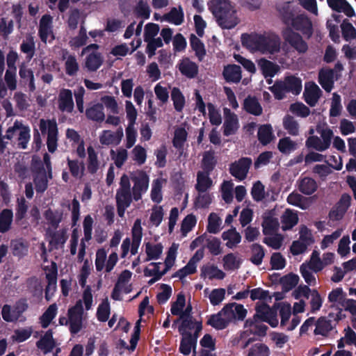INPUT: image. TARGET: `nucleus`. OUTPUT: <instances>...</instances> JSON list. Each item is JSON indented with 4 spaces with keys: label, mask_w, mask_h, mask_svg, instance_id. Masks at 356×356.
<instances>
[{
    "label": "nucleus",
    "mask_w": 356,
    "mask_h": 356,
    "mask_svg": "<svg viewBox=\"0 0 356 356\" xmlns=\"http://www.w3.org/2000/svg\"><path fill=\"white\" fill-rule=\"evenodd\" d=\"M243 109L251 115L259 116L262 114L263 108L257 98L248 95L243 101Z\"/></svg>",
    "instance_id": "nucleus-22"
},
{
    "label": "nucleus",
    "mask_w": 356,
    "mask_h": 356,
    "mask_svg": "<svg viewBox=\"0 0 356 356\" xmlns=\"http://www.w3.org/2000/svg\"><path fill=\"white\" fill-rule=\"evenodd\" d=\"M270 351L267 345L257 343L250 347L248 356H270Z\"/></svg>",
    "instance_id": "nucleus-50"
},
{
    "label": "nucleus",
    "mask_w": 356,
    "mask_h": 356,
    "mask_svg": "<svg viewBox=\"0 0 356 356\" xmlns=\"http://www.w3.org/2000/svg\"><path fill=\"white\" fill-rule=\"evenodd\" d=\"M43 270L46 272V279L49 282V285H54L55 282H57L58 275V266L55 261H52L51 266H46L43 268Z\"/></svg>",
    "instance_id": "nucleus-54"
},
{
    "label": "nucleus",
    "mask_w": 356,
    "mask_h": 356,
    "mask_svg": "<svg viewBox=\"0 0 356 356\" xmlns=\"http://www.w3.org/2000/svg\"><path fill=\"white\" fill-rule=\"evenodd\" d=\"M222 75L227 82L237 83L242 78L241 68L235 64L228 65L224 67Z\"/></svg>",
    "instance_id": "nucleus-21"
},
{
    "label": "nucleus",
    "mask_w": 356,
    "mask_h": 356,
    "mask_svg": "<svg viewBox=\"0 0 356 356\" xmlns=\"http://www.w3.org/2000/svg\"><path fill=\"white\" fill-rule=\"evenodd\" d=\"M51 237L49 243L56 249H58L60 245H63L67 239L66 232L64 229L52 233Z\"/></svg>",
    "instance_id": "nucleus-59"
},
{
    "label": "nucleus",
    "mask_w": 356,
    "mask_h": 356,
    "mask_svg": "<svg viewBox=\"0 0 356 356\" xmlns=\"http://www.w3.org/2000/svg\"><path fill=\"white\" fill-rule=\"evenodd\" d=\"M283 127L291 136H296L299 134V124L294 117L290 115H286L284 117Z\"/></svg>",
    "instance_id": "nucleus-39"
},
{
    "label": "nucleus",
    "mask_w": 356,
    "mask_h": 356,
    "mask_svg": "<svg viewBox=\"0 0 356 356\" xmlns=\"http://www.w3.org/2000/svg\"><path fill=\"white\" fill-rule=\"evenodd\" d=\"M134 13L137 17L148 19L150 17L151 10L146 1L139 0L134 8Z\"/></svg>",
    "instance_id": "nucleus-55"
},
{
    "label": "nucleus",
    "mask_w": 356,
    "mask_h": 356,
    "mask_svg": "<svg viewBox=\"0 0 356 356\" xmlns=\"http://www.w3.org/2000/svg\"><path fill=\"white\" fill-rule=\"evenodd\" d=\"M48 178L46 172L44 170L42 174L36 175L33 179L35 188L37 193H43L48 187Z\"/></svg>",
    "instance_id": "nucleus-49"
},
{
    "label": "nucleus",
    "mask_w": 356,
    "mask_h": 356,
    "mask_svg": "<svg viewBox=\"0 0 356 356\" xmlns=\"http://www.w3.org/2000/svg\"><path fill=\"white\" fill-rule=\"evenodd\" d=\"M223 267L226 270H233L240 268L241 261L236 259L233 253H229L223 257Z\"/></svg>",
    "instance_id": "nucleus-56"
},
{
    "label": "nucleus",
    "mask_w": 356,
    "mask_h": 356,
    "mask_svg": "<svg viewBox=\"0 0 356 356\" xmlns=\"http://www.w3.org/2000/svg\"><path fill=\"white\" fill-rule=\"evenodd\" d=\"M87 152L88 155L87 160L88 172L91 175H94L98 171L100 162L98 160L97 153L91 145L88 147Z\"/></svg>",
    "instance_id": "nucleus-29"
},
{
    "label": "nucleus",
    "mask_w": 356,
    "mask_h": 356,
    "mask_svg": "<svg viewBox=\"0 0 356 356\" xmlns=\"http://www.w3.org/2000/svg\"><path fill=\"white\" fill-rule=\"evenodd\" d=\"M83 314V308L81 300H79L73 307L69 308L67 315L71 334H76L81 330Z\"/></svg>",
    "instance_id": "nucleus-7"
},
{
    "label": "nucleus",
    "mask_w": 356,
    "mask_h": 356,
    "mask_svg": "<svg viewBox=\"0 0 356 356\" xmlns=\"http://www.w3.org/2000/svg\"><path fill=\"white\" fill-rule=\"evenodd\" d=\"M257 137L263 145L269 144L274 138L272 126L269 124L261 125L258 129Z\"/></svg>",
    "instance_id": "nucleus-31"
},
{
    "label": "nucleus",
    "mask_w": 356,
    "mask_h": 356,
    "mask_svg": "<svg viewBox=\"0 0 356 356\" xmlns=\"http://www.w3.org/2000/svg\"><path fill=\"white\" fill-rule=\"evenodd\" d=\"M57 313V306L56 304L51 305L47 310L40 316L41 326L47 328L51 321L56 317Z\"/></svg>",
    "instance_id": "nucleus-45"
},
{
    "label": "nucleus",
    "mask_w": 356,
    "mask_h": 356,
    "mask_svg": "<svg viewBox=\"0 0 356 356\" xmlns=\"http://www.w3.org/2000/svg\"><path fill=\"white\" fill-rule=\"evenodd\" d=\"M252 199L256 202H260L265 197L264 186L260 181H257L251 190Z\"/></svg>",
    "instance_id": "nucleus-64"
},
{
    "label": "nucleus",
    "mask_w": 356,
    "mask_h": 356,
    "mask_svg": "<svg viewBox=\"0 0 356 356\" xmlns=\"http://www.w3.org/2000/svg\"><path fill=\"white\" fill-rule=\"evenodd\" d=\"M269 89L276 99L281 100L288 92L299 95L302 90V80L293 75L287 76L283 81H276Z\"/></svg>",
    "instance_id": "nucleus-5"
},
{
    "label": "nucleus",
    "mask_w": 356,
    "mask_h": 356,
    "mask_svg": "<svg viewBox=\"0 0 356 356\" xmlns=\"http://www.w3.org/2000/svg\"><path fill=\"white\" fill-rule=\"evenodd\" d=\"M39 127L42 134H45L47 131V149L49 152L54 153L58 146V127L56 121L54 120H45L41 119Z\"/></svg>",
    "instance_id": "nucleus-6"
},
{
    "label": "nucleus",
    "mask_w": 356,
    "mask_h": 356,
    "mask_svg": "<svg viewBox=\"0 0 356 356\" xmlns=\"http://www.w3.org/2000/svg\"><path fill=\"white\" fill-rule=\"evenodd\" d=\"M13 218V213L11 209H5L0 213V233L8 232L10 227Z\"/></svg>",
    "instance_id": "nucleus-35"
},
{
    "label": "nucleus",
    "mask_w": 356,
    "mask_h": 356,
    "mask_svg": "<svg viewBox=\"0 0 356 356\" xmlns=\"http://www.w3.org/2000/svg\"><path fill=\"white\" fill-rule=\"evenodd\" d=\"M291 26L295 30L300 31L307 38H309L313 34L312 21L305 15H298L295 17Z\"/></svg>",
    "instance_id": "nucleus-12"
},
{
    "label": "nucleus",
    "mask_w": 356,
    "mask_h": 356,
    "mask_svg": "<svg viewBox=\"0 0 356 356\" xmlns=\"http://www.w3.org/2000/svg\"><path fill=\"white\" fill-rule=\"evenodd\" d=\"M258 65L265 78L274 76L280 70L277 64L266 58L259 59Z\"/></svg>",
    "instance_id": "nucleus-28"
},
{
    "label": "nucleus",
    "mask_w": 356,
    "mask_h": 356,
    "mask_svg": "<svg viewBox=\"0 0 356 356\" xmlns=\"http://www.w3.org/2000/svg\"><path fill=\"white\" fill-rule=\"evenodd\" d=\"M20 50L27 55L29 59H31L35 51V43L34 38L31 35L26 37V40H23L20 44Z\"/></svg>",
    "instance_id": "nucleus-41"
},
{
    "label": "nucleus",
    "mask_w": 356,
    "mask_h": 356,
    "mask_svg": "<svg viewBox=\"0 0 356 356\" xmlns=\"http://www.w3.org/2000/svg\"><path fill=\"white\" fill-rule=\"evenodd\" d=\"M134 182L132 188L133 199L138 201L142 198V194L145 193L149 186V177L144 171H138L131 177Z\"/></svg>",
    "instance_id": "nucleus-8"
},
{
    "label": "nucleus",
    "mask_w": 356,
    "mask_h": 356,
    "mask_svg": "<svg viewBox=\"0 0 356 356\" xmlns=\"http://www.w3.org/2000/svg\"><path fill=\"white\" fill-rule=\"evenodd\" d=\"M252 256L250 261L256 266H259L265 257V250L264 247L259 243H253L250 246Z\"/></svg>",
    "instance_id": "nucleus-37"
},
{
    "label": "nucleus",
    "mask_w": 356,
    "mask_h": 356,
    "mask_svg": "<svg viewBox=\"0 0 356 356\" xmlns=\"http://www.w3.org/2000/svg\"><path fill=\"white\" fill-rule=\"evenodd\" d=\"M186 138V131L184 128L177 129L175 132V136L172 140L173 146L177 149L182 148Z\"/></svg>",
    "instance_id": "nucleus-63"
},
{
    "label": "nucleus",
    "mask_w": 356,
    "mask_h": 356,
    "mask_svg": "<svg viewBox=\"0 0 356 356\" xmlns=\"http://www.w3.org/2000/svg\"><path fill=\"white\" fill-rule=\"evenodd\" d=\"M86 116L94 122H103L105 119L103 104L97 103L88 107L86 110Z\"/></svg>",
    "instance_id": "nucleus-23"
},
{
    "label": "nucleus",
    "mask_w": 356,
    "mask_h": 356,
    "mask_svg": "<svg viewBox=\"0 0 356 356\" xmlns=\"http://www.w3.org/2000/svg\"><path fill=\"white\" fill-rule=\"evenodd\" d=\"M225 273L216 266H204L201 268V276H208L209 280L218 279L222 280L225 277Z\"/></svg>",
    "instance_id": "nucleus-36"
},
{
    "label": "nucleus",
    "mask_w": 356,
    "mask_h": 356,
    "mask_svg": "<svg viewBox=\"0 0 356 356\" xmlns=\"http://www.w3.org/2000/svg\"><path fill=\"white\" fill-rule=\"evenodd\" d=\"M225 122L223 124V134L225 136L234 134L238 128L237 115L227 108H224Z\"/></svg>",
    "instance_id": "nucleus-13"
},
{
    "label": "nucleus",
    "mask_w": 356,
    "mask_h": 356,
    "mask_svg": "<svg viewBox=\"0 0 356 356\" xmlns=\"http://www.w3.org/2000/svg\"><path fill=\"white\" fill-rule=\"evenodd\" d=\"M298 222V217L297 213L287 209L282 218V223L283 224L282 229L284 230L290 229L296 225Z\"/></svg>",
    "instance_id": "nucleus-47"
},
{
    "label": "nucleus",
    "mask_w": 356,
    "mask_h": 356,
    "mask_svg": "<svg viewBox=\"0 0 356 356\" xmlns=\"http://www.w3.org/2000/svg\"><path fill=\"white\" fill-rule=\"evenodd\" d=\"M283 37L292 47L299 53H305L308 49L307 42L303 40L302 36L294 32L291 28H286L283 32Z\"/></svg>",
    "instance_id": "nucleus-11"
},
{
    "label": "nucleus",
    "mask_w": 356,
    "mask_h": 356,
    "mask_svg": "<svg viewBox=\"0 0 356 356\" xmlns=\"http://www.w3.org/2000/svg\"><path fill=\"white\" fill-rule=\"evenodd\" d=\"M181 74L188 79H194L198 74V65L188 58H183L179 63Z\"/></svg>",
    "instance_id": "nucleus-18"
},
{
    "label": "nucleus",
    "mask_w": 356,
    "mask_h": 356,
    "mask_svg": "<svg viewBox=\"0 0 356 356\" xmlns=\"http://www.w3.org/2000/svg\"><path fill=\"white\" fill-rule=\"evenodd\" d=\"M211 172L199 171L197 174L195 189L199 193H204L212 186L213 181L209 177Z\"/></svg>",
    "instance_id": "nucleus-25"
},
{
    "label": "nucleus",
    "mask_w": 356,
    "mask_h": 356,
    "mask_svg": "<svg viewBox=\"0 0 356 356\" xmlns=\"http://www.w3.org/2000/svg\"><path fill=\"white\" fill-rule=\"evenodd\" d=\"M104 58L99 52H92L86 58L85 65L89 72L97 71L103 64Z\"/></svg>",
    "instance_id": "nucleus-26"
},
{
    "label": "nucleus",
    "mask_w": 356,
    "mask_h": 356,
    "mask_svg": "<svg viewBox=\"0 0 356 356\" xmlns=\"http://www.w3.org/2000/svg\"><path fill=\"white\" fill-rule=\"evenodd\" d=\"M317 188V182L313 178L305 177L298 180V190L305 195H312Z\"/></svg>",
    "instance_id": "nucleus-24"
},
{
    "label": "nucleus",
    "mask_w": 356,
    "mask_h": 356,
    "mask_svg": "<svg viewBox=\"0 0 356 356\" xmlns=\"http://www.w3.org/2000/svg\"><path fill=\"white\" fill-rule=\"evenodd\" d=\"M163 247L161 243H156L152 245L150 243H147L145 245V252L147 254L146 261L150 260H156L159 259L162 252Z\"/></svg>",
    "instance_id": "nucleus-38"
},
{
    "label": "nucleus",
    "mask_w": 356,
    "mask_h": 356,
    "mask_svg": "<svg viewBox=\"0 0 356 356\" xmlns=\"http://www.w3.org/2000/svg\"><path fill=\"white\" fill-rule=\"evenodd\" d=\"M63 209H51L49 208L44 212L43 216L48 225L54 229H56L63 221Z\"/></svg>",
    "instance_id": "nucleus-19"
},
{
    "label": "nucleus",
    "mask_w": 356,
    "mask_h": 356,
    "mask_svg": "<svg viewBox=\"0 0 356 356\" xmlns=\"http://www.w3.org/2000/svg\"><path fill=\"white\" fill-rule=\"evenodd\" d=\"M350 204L351 196L348 193H343L339 201L330 211V218L337 221L341 220L350 207Z\"/></svg>",
    "instance_id": "nucleus-9"
},
{
    "label": "nucleus",
    "mask_w": 356,
    "mask_h": 356,
    "mask_svg": "<svg viewBox=\"0 0 356 356\" xmlns=\"http://www.w3.org/2000/svg\"><path fill=\"white\" fill-rule=\"evenodd\" d=\"M279 306V303H275L273 307H270L266 303L257 302L255 306V314L252 318L245 321L244 327H248L259 321L268 323L272 327H276L279 323L277 319Z\"/></svg>",
    "instance_id": "nucleus-4"
},
{
    "label": "nucleus",
    "mask_w": 356,
    "mask_h": 356,
    "mask_svg": "<svg viewBox=\"0 0 356 356\" xmlns=\"http://www.w3.org/2000/svg\"><path fill=\"white\" fill-rule=\"evenodd\" d=\"M298 281L299 276L293 273L285 275L279 279V283L282 285L284 293L292 290L298 284Z\"/></svg>",
    "instance_id": "nucleus-30"
},
{
    "label": "nucleus",
    "mask_w": 356,
    "mask_h": 356,
    "mask_svg": "<svg viewBox=\"0 0 356 356\" xmlns=\"http://www.w3.org/2000/svg\"><path fill=\"white\" fill-rule=\"evenodd\" d=\"M334 70L322 69L318 72V83L327 92H330L334 86Z\"/></svg>",
    "instance_id": "nucleus-20"
},
{
    "label": "nucleus",
    "mask_w": 356,
    "mask_h": 356,
    "mask_svg": "<svg viewBox=\"0 0 356 356\" xmlns=\"http://www.w3.org/2000/svg\"><path fill=\"white\" fill-rule=\"evenodd\" d=\"M208 6L222 29H231L238 23L236 11L227 0H211Z\"/></svg>",
    "instance_id": "nucleus-3"
},
{
    "label": "nucleus",
    "mask_w": 356,
    "mask_h": 356,
    "mask_svg": "<svg viewBox=\"0 0 356 356\" xmlns=\"http://www.w3.org/2000/svg\"><path fill=\"white\" fill-rule=\"evenodd\" d=\"M277 148L281 153L289 154L298 148V144L290 137H284L279 140Z\"/></svg>",
    "instance_id": "nucleus-40"
},
{
    "label": "nucleus",
    "mask_w": 356,
    "mask_h": 356,
    "mask_svg": "<svg viewBox=\"0 0 356 356\" xmlns=\"http://www.w3.org/2000/svg\"><path fill=\"white\" fill-rule=\"evenodd\" d=\"M221 219L215 213H211L208 218L207 230L211 234H217L220 231Z\"/></svg>",
    "instance_id": "nucleus-57"
},
{
    "label": "nucleus",
    "mask_w": 356,
    "mask_h": 356,
    "mask_svg": "<svg viewBox=\"0 0 356 356\" xmlns=\"http://www.w3.org/2000/svg\"><path fill=\"white\" fill-rule=\"evenodd\" d=\"M342 37L346 41L356 38V29L348 19H343L341 24Z\"/></svg>",
    "instance_id": "nucleus-46"
},
{
    "label": "nucleus",
    "mask_w": 356,
    "mask_h": 356,
    "mask_svg": "<svg viewBox=\"0 0 356 356\" xmlns=\"http://www.w3.org/2000/svg\"><path fill=\"white\" fill-rule=\"evenodd\" d=\"M248 311L243 305L236 302L227 303L217 314L209 316L207 325L217 330H222L233 321H243Z\"/></svg>",
    "instance_id": "nucleus-1"
},
{
    "label": "nucleus",
    "mask_w": 356,
    "mask_h": 356,
    "mask_svg": "<svg viewBox=\"0 0 356 356\" xmlns=\"http://www.w3.org/2000/svg\"><path fill=\"white\" fill-rule=\"evenodd\" d=\"M309 297L310 312L312 314H316L322 307L323 298L316 289H313Z\"/></svg>",
    "instance_id": "nucleus-48"
},
{
    "label": "nucleus",
    "mask_w": 356,
    "mask_h": 356,
    "mask_svg": "<svg viewBox=\"0 0 356 356\" xmlns=\"http://www.w3.org/2000/svg\"><path fill=\"white\" fill-rule=\"evenodd\" d=\"M197 223V219L195 215H187L181 222V232L183 236H186L187 234L192 230Z\"/></svg>",
    "instance_id": "nucleus-53"
},
{
    "label": "nucleus",
    "mask_w": 356,
    "mask_h": 356,
    "mask_svg": "<svg viewBox=\"0 0 356 356\" xmlns=\"http://www.w3.org/2000/svg\"><path fill=\"white\" fill-rule=\"evenodd\" d=\"M217 164L215 152L212 149L206 151L203 154L202 165L203 171L211 172Z\"/></svg>",
    "instance_id": "nucleus-34"
},
{
    "label": "nucleus",
    "mask_w": 356,
    "mask_h": 356,
    "mask_svg": "<svg viewBox=\"0 0 356 356\" xmlns=\"http://www.w3.org/2000/svg\"><path fill=\"white\" fill-rule=\"evenodd\" d=\"M186 305V298L184 294L179 293L177 296L175 302H172L170 312L172 315L179 316Z\"/></svg>",
    "instance_id": "nucleus-61"
},
{
    "label": "nucleus",
    "mask_w": 356,
    "mask_h": 356,
    "mask_svg": "<svg viewBox=\"0 0 356 356\" xmlns=\"http://www.w3.org/2000/svg\"><path fill=\"white\" fill-rule=\"evenodd\" d=\"M250 157H242L232 163L229 167L230 174L240 181L245 179L252 165Z\"/></svg>",
    "instance_id": "nucleus-10"
},
{
    "label": "nucleus",
    "mask_w": 356,
    "mask_h": 356,
    "mask_svg": "<svg viewBox=\"0 0 356 356\" xmlns=\"http://www.w3.org/2000/svg\"><path fill=\"white\" fill-rule=\"evenodd\" d=\"M184 12L181 7L177 10V8H172L169 13L164 15V19L175 25H180L184 22Z\"/></svg>",
    "instance_id": "nucleus-43"
},
{
    "label": "nucleus",
    "mask_w": 356,
    "mask_h": 356,
    "mask_svg": "<svg viewBox=\"0 0 356 356\" xmlns=\"http://www.w3.org/2000/svg\"><path fill=\"white\" fill-rule=\"evenodd\" d=\"M51 17L50 15H44L42 17L40 22L38 34L40 40L43 42H46L48 35L51 31Z\"/></svg>",
    "instance_id": "nucleus-33"
},
{
    "label": "nucleus",
    "mask_w": 356,
    "mask_h": 356,
    "mask_svg": "<svg viewBox=\"0 0 356 356\" xmlns=\"http://www.w3.org/2000/svg\"><path fill=\"white\" fill-rule=\"evenodd\" d=\"M58 108L62 112L72 113L74 109L72 92L70 89H62L58 95Z\"/></svg>",
    "instance_id": "nucleus-15"
},
{
    "label": "nucleus",
    "mask_w": 356,
    "mask_h": 356,
    "mask_svg": "<svg viewBox=\"0 0 356 356\" xmlns=\"http://www.w3.org/2000/svg\"><path fill=\"white\" fill-rule=\"evenodd\" d=\"M315 326L314 331L315 335L327 337L330 332L336 328L337 325L333 323L332 319L321 316L316 321L315 320Z\"/></svg>",
    "instance_id": "nucleus-14"
},
{
    "label": "nucleus",
    "mask_w": 356,
    "mask_h": 356,
    "mask_svg": "<svg viewBox=\"0 0 356 356\" xmlns=\"http://www.w3.org/2000/svg\"><path fill=\"white\" fill-rule=\"evenodd\" d=\"M341 96L337 92L333 93L330 109V117H337L341 114L342 106Z\"/></svg>",
    "instance_id": "nucleus-62"
},
{
    "label": "nucleus",
    "mask_w": 356,
    "mask_h": 356,
    "mask_svg": "<svg viewBox=\"0 0 356 356\" xmlns=\"http://www.w3.org/2000/svg\"><path fill=\"white\" fill-rule=\"evenodd\" d=\"M65 73L70 76H74L76 75L79 66L75 56L69 55L65 63Z\"/></svg>",
    "instance_id": "nucleus-52"
},
{
    "label": "nucleus",
    "mask_w": 356,
    "mask_h": 356,
    "mask_svg": "<svg viewBox=\"0 0 356 356\" xmlns=\"http://www.w3.org/2000/svg\"><path fill=\"white\" fill-rule=\"evenodd\" d=\"M19 133L18 136V145L22 149L27 147L28 142L30 139V129L28 127L19 124Z\"/></svg>",
    "instance_id": "nucleus-60"
},
{
    "label": "nucleus",
    "mask_w": 356,
    "mask_h": 356,
    "mask_svg": "<svg viewBox=\"0 0 356 356\" xmlns=\"http://www.w3.org/2000/svg\"><path fill=\"white\" fill-rule=\"evenodd\" d=\"M222 238L224 241H227L226 246L229 248H233L241 241L240 234L236 230V228L232 227L222 234Z\"/></svg>",
    "instance_id": "nucleus-32"
},
{
    "label": "nucleus",
    "mask_w": 356,
    "mask_h": 356,
    "mask_svg": "<svg viewBox=\"0 0 356 356\" xmlns=\"http://www.w3.org/2000/svg\"><path fill=\"white\" fill-rule=\"evenodd\" d=\"M328 6L337 13H343L347 17H352L355 12L351 5L346 0H326Z\"/></svg>",
    "instance_id": "nucleus-17"
},
{
    "label": "nucleus",
    "mask_w": 356,
    "mask_h": 356,
    "mask_svg": "<svg viewBox=\"0 0 356 356\" xmlns=\"http://www.w3.org/2000/svg\"><path fill=\"white\" fill-rule=\"evenodd\" d=\"M171 99L173 102L175 109L177 112L182 111L185 105V97L180 89L177 87H174L171 90Z\"/></svg>",
    "instance_id": "nucleus-42"
},
{
    "label": "nucleus",
    "mask_w": 356,
    "mask_h": 356,
    "mask_svg": "<svg viewBox=\"0 0 356 356\" xmlns=\"http://www.w3.org/2000/svg\"><path fill=\"white\" fill-rule=\"evenodd\" d=\"M189 40L191 47L195 51L198 60L202 61L207 54L204 44L193 33L191 34Z\"/></svg>",
    "instance_id": "nucleus-27"
},
{
    "label": "nucleus",
    "mask_w": 356,
    "mask_h": 356,
    "mask_svg": "<svg viewBox=\"0 0 356 356\" xmlns=\"http://www.w3.org/2000/svg\"><path fill=\"white\" fill-rule=\"evenodd\" d=\"M12 253L14 256L22 257L27 254L28 247L21 240L11 241Z\"/></svg>",
    "instance_id": "nucleus-58"
},
{
    "label": "nucleus",
    "mask_w": 356,
    "mask_h": 356,
    "mask_svg": "<svg viewBox=\"0 0 356 356\" xmlns=\"http://www.w3.org/2000/svg\"><path fill=\"white\" fill-rule=\"evenodd\" d=\"M67 165L72 177L77 178L83 175L85 165L83 162H79L77 159L72 160L69 157L67 159Z\"/></svg>",
    "instance_id": "nucleus-44"
},
{
    "label": "nucleus",
    "mask_w": 356,
    "mask_h": 356,
    "mask_svg": "<svg viewBox=\"0 0 356 356\" xmlns=\"http://www.w3.org/2000/svg\"><path fill=\"white\" fill-rule=\"evenodd\" d=\"M321 95V90L314 82H312L309 86H305L303 96L305 102L309 106L312 107L316 106Z\"/></svg>",
    "instance_id": "nucleus-16"
},
{
    "label": "nucleus",
    "mask_w": 356,
    "mask_h": 356,
    "mask_svg": "<svg viewBox=\"0 0 356 356\" xmlns=\"http://www.w3.org/2000/svg\"><path fill=\"white\" fill-rule=\"evenodd\" d=\"M179 248V245L173 243L169 248L167 257L165 259V268L163 270L165 273L173 266L176 257L177 251Z\"/></svg>",
    "instance_id": "nucleus-51"
},
{
    "label": "nucleus",
    "mask_w": 356,
    "mask_h": 356,
    "mask_svg": "<svg viewBox=\"0 0 356 356\" xmlns=\"http://www.w3.org/2000/svg\"><path fill=\"white\" fill-rule=\"evenodd\" d=\"M242 44L247 48L263 54H275L280 52L281 40L275 34H248L241 35Z\"/></svg>",
    "instance_id": "nucleus-2"
}]
</instances>
